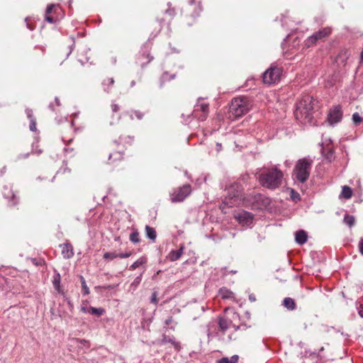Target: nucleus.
<instances>
[{
  "label": "nucleus",
  "instance_id": "nucleus-1",
  "mask_svg": "<svg viewBox=\"0 0 363 363\" xmlns=\"http://www.w3.org/2000/svg\"><path fill=\"white\" fill-rule=\"evenodd\" d=\"M257 179L260 185L270 190L279 189L284 180V173L277 166L264 168L258 174Z\"/></svg>",
  "mask_w": 363,
  "mask_h": 363
},
{
  "label": "nucleus",
  "instance_id": "nucleus-2",
  "mask_svg": "<svg viewBox=\"0 0 363 363\" xmlns=\"http://www.w3.org/2000/svg\"><path fill=\"white\" fill-rule=\"evenodd\" d=\"M313 100L306 95L297 103L294 112L296 118L303 124L311 123L313 119Z\"/></svg>",
  "mask_w": 363,
  "mask_h": 363
},
{
  "label": "nucleus",
  "instance_id": "nucleus-3",
  "mask_svg": "<svg viewBox=\"0 0 363 363\" xmlns=\"http://www.w3.org/2000/svg\"><path fill=\"white\" fill-rule=\"evenodd\" d=\"M313 160L309 157L298 160L292 172L294 179L299 183L306 182L310 175Z\"/></svg>",
  "mask_w": 363,
  "mask_h": 363
},
{
  "label": "nucleus",
  "instance_id": "nucleus-4",
  "mask_svg": "<svg viewBox=\"0 0 363 363\" xmlns=\"http://www.w3.org/2000/svg\"><path fill=\"white\" fill-rule=\"evenodd\" d=\"M250 108V104L246 98H235L230 105L229 113L234 118H239L247 113Z\"/></svg>",
  "mask_w": 363,
  "mask_h": 363
},
{
  "label": "nucleus",
  "instance_id": "nucleus-5",
  "mask_svg": "<svg viewBox=\"0 0 363 363\" xmlns=\"http://www.w3.org/2000/svg\"><path fill=\"white\" fill-rule=\"evenodd\" d=\"M225 190L227 191V197L223 203L229 207L238 204L242 191V186L237 182H234L227 187Z\"/></svg>",
  "mask_w": 363,
  "mask_h": 363
},
{
  "label": "nucleus",
  "instance_id": "nucleus-6",
  "mask_svg": "<svg viewBox=\"0 0 363 363\" xmlns=\"http://www.w3.org/2000/svg\"><path fill=\"white\" fill-rule=\"evenodd\" d=\"M191 192L189 184H184L173 190L170 194V200L172 203L182 202Z\"/></svg>",
  "mask_w": 363,
  "mask_h": 363
},
{
  "label": "nucleus",
  "instance_id": "nucleus-7",
  "mask_svg": "<svg viewBox=\"0 0 363 363\" xmlns=\"http://www.w3.org/2000/svg\"><path fill=\"white\" fill-rule=\"evenodd\" d=\"M281 69L277 67H270L263 74V82L267 84H275L279 82L281 75Z\"/></svg>",
  "mask_w": 363,
  "mask_h": 363
},
{
  "label": "nucleus",
  "instance_id": "nucleus-8",
  "mask_svg": "<svg viewBox=\"0 0 363 363\" xmlns=\"http://www.w3.org/2000/svg\"><path fill=\"white\" fill-rule=\"evenodd\" d=\"M331 33V29L330 28H323L318 31L314 33L313 35L309 36L305 41L306 47H311L317 43L319 40H324Z\"/></svg>",
  "mask_w": 363,
  "mask_h": 363
},
{
  "label": "nucleus",
  "instance_id": "nucleus-9",
  "mask_svg": "<svg viewBox=\"0 0 363 363\" xmlns=\"http://www.w3.org/2000/svg\"><path fill=\"white\" fill-rule=\"evenodd\" d=\"M208 104L199 100L196 103L194 110L193 111V116L198 118L199 121H205L208 114Z\"/></svg>",
  "mask_w": 363,
  "mask_h": 363
},
{
  "label": "nucleus",
  "instance_id": "nucleus-10",
  "mask_svg": "<svg viewBox=\"0 0 363 363\" xmlns=\"http://www.w3.org/2000/svg\"><path fill=\"white\" fill-rule=\"evenodd\" d=\"M342 118V111L340 106H336L330 111L328 119L331 125L340 122Z\"/></svg>",
  "mask_w": 363,
  "mask_h": 363
},
{
  "label": "nucleus",
  "instance_id": "nucleus-11",
  "mask_svg": "<svg viewBox=\"0 0 363 363\" xmlns=\"http://www.w3.org/2000/svg\"><path fill=\"white\" fill-rule=\"evenodd\" d=\"M235 218L242 225H248L252 223L253 215L247 211H242L238 213Z\"/></svg>",
  "mask_w": 363,
  "mask_h": 363
},
{
  "label": "nucleus",
  "instance_id": "nucleus-12",
  "mask_svg": "<svg viewBox=\"0 0 363 363\" xmlns=\"http://www.w3.org/2000/svg\"><path fill=\"white\" fill-rule=\"evenodd\" d=\"M3 194L4 196L8 199L11 206H16L18 203V198L11 188L5 186Z\"/></svg>",
  "mask_w": 363,
  "mask_h": 363
},
{
  "label": "nucleus",
  "instance_id": "nucleus-13",
  "mask_svg": "<svg viewBox=\"0 0 363 363\" xmlns=\"http://www.w3.org/2000/svg\"><path fill=\"white\" fill-rule=\"evenodd\" d=\"M189 9L190 11H191V16L194 18L200 16V14L203 10L201 2H196L195 0H190Z\"/></svg>",
  "mask_w": 363,
  "mask_h": 363
},
{
  "label": "nucleus",
  "instance_id": "nucleus-14",
  "mask_svg": "<svg viewBox=\"0 0 363 363\" xmlns=\"http://www.w3.org/2000/svg\"><path fill=\"white\" fill-rule=\"evenodd\" d=\"M218 325L219 328L223 331H226L231 325L235 329V330H238L240 328V326H236L235 325H233V323L231 320H228L226 318L220 317L218 318Z\"/></svg>",
  "mask_w": 363,
  "mask_h": 363
},
{
  "label": "nucleus",
  "instance_id": "nucleus-15",
  "mask_svg": "<svg viewBox=\"0 0 363 363\" xmlns=\"http://www.w3.org/2000/svg\"><path fill=\"white\" fill-rule=\"evenodd\" d=\"M124 157L123 150H118L111 152L108 155V163L114 164L116 162L121 161Z\"/></svg>",
  "mask_w": 363,
  "mask_h": 363
},
{
  "label": "nucleus",
  "instance_id": "nucleus-16",
  "mask_svg": "<svg viewBox=\"0 0 363 363\" xmlns=\"http://www.w3.org/2000/svg\"><path fill=\"white\" fill-rule=\"evenodd\" d=\"M62 255L64 258L69 259L74 255L73 247L71 244L66 243L61 245Z\"/></svg>",
  "mask_w": 363,
  "mask_h": 363
},
{
  "label": "nucleus",
  "instance_id": "nucleus-17",
  "mask_svg": "<svg viewBox=\"0 0 363 363\" xmlns=\"http://www.w3.org/2000/svg\"><path fill=\"white\" fill-rule=\"evenodd\" d=\"M134 142V137L130 135L120 136L118 140H115L114 143L122 145L123 147L125 145H132Z\"/></svg>",
  "mask_w": 363,
  "mask_h": 363
},
{
  "label": "nucleus",
  "instance_id": "nucleus-18",
  "mask_svg": "<svg viewBox=\"0 0 363 363\" xmlns=\"http://www.w3.org/2000/svg\"><path fill=\"white\" fill-rule=\"evenodd\" d=\"M184 250V246L181 245L179 250L171 251L168 255L169 259L172 262L178 260L182 257Z\"/></svg>",
  "mask_w": 363,
  "mask_h": 363
},
{
  "label": "nucleus",
  "instance_id": "nucleus-19",
  "mask_svg": "<svg viewBox=\"0 0 363 363\" xmlns=\"http://www.w3.org/2000/svg\"><path fill=\"white\" fill-rule=\"evenodd\" d=\"M308 239V235L303 230H300L297 231L295 234V240L296 242L300 245H303L306 242Z\"/></svg>",
  "mask_w": 363,
  "mask_h": 363
},
{
  "label": "nucleus",
  "instance_id": "nucleus-20",
  "mask_svg": "<svg viewBox=\"0 0 363 363\" xmlns=\"http://www.w3.org/2000/svg\"><path fill=\"white\" fill-rule=\"evenodd\" d=\"M282 305L289 311H294L296 308L295 301L290 297L285 298L283 300Z\"/></svg>",
  "mask_w": 363,
  "mask_h": 363
},
{
  "label": "nucleus",
  "instance_id": "nucleus-21",
  "mask_svg": "<svg viewBox=\"0 0 363 363\" xmlns=\"http://www.w3.org/2000/svg\"><path fill=\"white\" fill-rule=\"evenodd\" d=\"M168 342L171 343L174 347L175 349H177L178 350L180 349L179 343L174 340V337L173 336L169 337L166 335H163L162 339V343L165 344V343H168Z\"/></svg>",
  "mask_w": 363,
  "mask_h": 363
},
{
  "label": "nucleus",
  "instance_id": "nucleus-22",
  "mask_svg": "<svg viewBox=\"0 0 363 363\" xmlns=\"http://www.w3.org/2000/svg\"><path fill=\"white\" fill-rule=\"evenodd\" d=\"M126 114L129 116L131 120L134 119V116L138 120H142L145 116V113L139 110H130L126 112Z\"/></svg>",
  "mask_w": 363,
  "mask_h": 363
},
{
  "label": "nucleus",
  "instance_id": "nucleus-23",
  "mask_svg": "<svg viewBox=\"0 0 363 363\" xmlns=\"http://www.w3.org/2000/svg\"><path fill=\"white\" fill-rule=\"evenodd\" d=\"M56 7V5L55 4H49L48 6H47V9H46V11H45V19L46 21L50 23H53L55 22V20L49 16L50 13H51L52 12V10Z\"/></svg>",
  "mask_w": 363,
  "mask_h": 363
},
{
  "label": "nucleus",
  "instance_id": "nucleus-24",
  "mask_svg": "<svg viewBox=\"0 0 363 363\" xmlns=\"http://www.w3.org/2000/svg\"><path fill=\"white\" fill-rule=\"evenodd\" d=\"M146 236L150 238L152 241L155 242L157 238V233L155 230L150 225L145 226Z\"/></svg>",
  "mask_w": 363,
  "mask_h": 363
},
{
  "label": "nucleus",
  "instance_id": "nucleus-25",
  "mask_svg": "<svg viewBox=\"0 0 363 363\" xmlns=\"http://www.w3.org/2000/svg\"><path fill=\"white\" fill-rule=\"evenodd\" d=\"M114 84V79L112 77L106 78L105 79L103 82L102 85L104 86V89L106 92H109L111 87Z\"/></svg>",
  "mask_w": 363,
  "mask_h": 363
},
{
  "label": "nucleus",
  "instance_id": "nucleus-26",
  "mask_svg": "<svg viewBox=\"0 0 363 363\" xmlns=\"http://www.w3.org/2000/svg\"><path fill=\"white\" fill-rule=\"evenodd\" d=\"M340 196L345 199H350L352 196V189L347 186H343Z\"/></svg>",
  "mask_w": 363,
  "mask_h": 363
},
{
  "label": "nucleus",
  "instance_id": "nucleus-27",
  "mask_svg": "<svg viewBox=\"0 0 363 363\" xmlns=\"http://www.w3.org/2000/svg\"><path fill=\"white\" fill-rule=\"evenodd\" d=\"M89 313L92 315H96L97 316H101L104 314L105 310L103 308H94L92 306L89 307L88 308Z\"/></svg>",
  "mask_w": 363,
  "mask_h": 363
},
{
  "label": "nucleus",
  "instance_id": "nucleus-28",
  "mask_svg": "<svg viewBox=\"0 0 363 363\" xmlns=\"http://www.w3.org/2000/svg\"><path fill=\"white\" fill-rule=\"evenodd\" d=\"M343 222L350 228L352 227L355 223V218L353 216L345 214L344 216Z\"/></svg>",
  "mask_w": 363,
  "mask_h": 363
},
{
  "label": "nucleus",
  "instance_id": "nucleus-29",
  "mask_svg": "<svg viewBox=\"0 0 363 363\" xmlns=\"http://www.w3.org/2000/svg\"><path fill=\"white\" fill-rule=\"evenodd\" d=\"M60 274L59 273H55L53 276L52 284L55 289L57 290L58 291H60Z\"/></svg>",
  "mask_w": 363,
  "mask_h": 363
},
{
  "label": "nucleus",
  "instance_id": "nucleus-30",
  "mask_svg": "<svg viewBox=\"0 0 363 363\" xmlns=\"http://www.w3.org/2000/svg\"><path fill=\"white\" fill-rule=\"evenodd\" d=\"M146 262V259L141 257L136 260L130 267V270H135L136 268L139 267L140 265L145 264Z\"/></svg>",
  "mask_w": 363,
  "mask_h": 363
},
{
  "label": "nucleus",
  "instance_id": "nucleus-31",
  "mask_svg": "<svg viewBox=\"0 0 363 363\" xmlns=\"http://www.w3.org/2000/svg\"><path fill=\"white\" fill-rule=\"evenodd\" d=\"M118 257V253L116 252H105L104 255V259H105L113 260Z\"/></svg>",
  "mask_w": 363,
  "mask_h": 363
},
{
  "label": "nucleus",
  "instance_id": "nucleus-32",
  "mask_svg": "<svg viewBox=\"0 0 363 363\" xmlns=\"http://www.w3.org/2000/svg\"><path fill=\"white\" fill-rule=\"evenodd\" d=\"M79 279H80L81 284H82V289H83V294L84 295H88L89 294V287L87 286V285L86 284L85 279L82 276H80Z\"/></svg>",
  "mask_w": 363,
  "mask_h": 363
},
{
  "label": "nucleus",
  "instance_id": "nucleus-33",
  "mask_svg": "<svg viewBox=\"0 0 363 363\" xmlns=\"http://www.w3.org/2000/svg\"><path fill=\"white\" fill-rule=\"evenodd\" d=\"M73 340L77 343L81 344V347H86L89 348L90 347V343L88 340L84 339H79V338H74Z\"/></svg>",
  "mask_w": 363,
  "mask_h": 363
},
{
  "label": "nucleus",
  "instance_id": "nucleus-34",
  "mask_svg": "<svg viewBox=\"0 0 363 363\" xmlns=\"http://www.w3.org/2000/svg\"><path fill=\"white\" fill-rule=\"evenodd\" d=\"M130 240L133 242V243H138L140 242V235H139V233L135 231V232H133L130 235Z\"/></svg>",
  "mask_w": 363,
  "mask_h": 363
},
{
  "label": "nucleus",
  "instance_id": "nucleus-35",
  "mask_svg": "<svg viewBox=\"0 0 363 363\" xmlns=\"http://www.w3.org/2000/svg\"><path fill=\"white\" fill-rule=\"evenodd\" d=\"M175 74H169L167 72H164L161 77V81L162 83L174 79Z\"/></svg>",
  "mask_w": 363,
  "mask_h": 363
},
{
  "label": "nucleus",
  "instance_id": "nucleus-36",
  "mask_svg": "<svg viewBox=\"0 0 363 363\" xmlns=\"http://www.w3.org/2000/svg\"><path fill=\"white\" fill-rule=\"evenodd\" d=\"M352 121L356 125H359L362 121V118L358 113H354L352 115Z\"/></svg>",
  "mask_w": 363,
  "mask_h": 363
},
{
  "label": "nucleus",
  "instance_id": "nucleus-37",
  "mask_svg": "<svg viewBox=\"0 0 363 363\" xmlns=\"http://www.w3.org/2000/svg\"><path fill=\"white\" fill-rule=\"evenodd\" d=\"M219 294L223 298H228L230 297L231 292L225 289H221L219 291Z\"/></svg>",
  "mask_w": 363,
  "mask_h": 363
},
{
  "label": "nucleus",
  "instance_id": "nucleus-38",
  "mask_svg": "<svg viewBox=\"0 0 363 363\" xmlns=\"http://www.w3.org/2000/svg\"><path fill=\"white\" fill-rule=\"evenodd\" d=\"M323 155H324L325 157L329 161H331L333 156V151L330 149L327 151V152H325V150H323Z\"/></svg>",
  "mask_w": 363,
  "mask_h": 363
},
{
  "label": "nucleus",
  "instance_id": "nucleus-39",
  "mask_svg": "<svg viewBox=\"0 0 363 363\" xmlns=\"http://www.w3.org/2000/svg\"><path fill=\"white\" fill-rule=\"evenodd\" d=\"M120 106L115 102H112L111 104V109L113 113H118L120 111Z\"/></svg>",
  "mask_w": 363,
  "mask_h": 363
},
{
  "label": "nucleus",
  "instance_id": "nucleus-40",
  "mask_svg": "<svg viewBox=\"0 0 363 363\" xmlns=\"http://www.w3.org/2000/svg\"><path fill=\"white\" fill-rule=\"evenodd\" d=\"M26 113L30 121L35 119L33 114V111L30 108L26 109Z\"/></svg>",
  "mask_w": 363,
  "mask_h": 363
},
{
  "label": "nucleus",
  "instance_id": "nucleus-41",
  "mask_svg": "<svg viewBox=\"0 0 363 363\" xmlns=\"http://www.w3.org/2000/svg\"><path fill=\"white\" fill-rule=\"evenodd\" d=\"M151 303L157 305L158 303L157 299V293L156 291L153 292L151 297Z\"/></svg>",
  "mask_w": 363,
  "mask_h": 363
},
{
  "label": "nucleus",
  "instance_id": "nucleus-42",
  "mask_svg": "<svg viewBox=\"0 0 363 363\" xmlns=\"http://www.w3.org/2000/svg\"><path fill=\"white\" fill-rule=\"evenodd\" d=\"M29 128L31 131L34 132L36 130V122L35 119L30 121Z\"/></svg>",
  "mask_w": 363,
  "mask_h": 363
},
{
  "label": "nucleus",
  "instance_id": "nucleus-43",
  "mask_svg": "<svg viewBox=\"0 0 363 363\" xmlns=\"http://www.w3.org/2000/svg\"><path fill=\"white\" fill-rule=\"evenodd\" d=\"M165 12H166V13L169 15L172 18H173L176 14V11H175L174 9L169 8V9H167Z\"/></svg>",
  "mask_w": 363,
  "mask_h": 363
},
{
  "label": "nucleus",
  "instance_id": "nucleus-44",
  "mask_svg": "<svg viewBox=\"0 0 363 363\" xmlns=\"http://www.w3.org/2000/svg\"><path fill=\"white\" fill-rule=\"evenodd\" d=\"M132 255L131 252H128L125 253H118L119 258H127L129 257Z\"/></svg>",
  "mask_w": 363,
  "mask_h": 363
},
{
  "label": "nucleus",
  "instance_id": "nucleus-45",
  "mask_svg": "<svg viewBox=\"0 0 363 363\" xmlns=\"http://www.w3.org/2000/svg\"><path fill=\"white\" fill-rule=\"evenodd\" d=\"M143 48H144L145 50H146L144 52V53H143V55H146L147 57L148 58L150 55H149V53H147V54H146L145 52H147V51H148V50L150 49V44H149V43H145V44L143 45Z\"/></svg>",
  "mask_w": 363,
  "mask_h": 363
},
{
  "label": "nucleus",
  "instance_id": "nucleus-46",
  "mask_svg": "<svg viewBox=\"0 0 363 363\" xmlns=\"http://www.w3.org/2000/svg\"><path fill=\"white\" fill-rule=\"evenodd\" d=\"M291 197L294 200L298 199L300 200V196L298 193L295 192L294 190L291 191Z\"/></svg>",
  "mask_w": 363,
  "mask_h": 363
},
{
  "label": "nucleus",
  "instance_id": "nucleus-47",
  "mask_svg": "<svg viewBox=\"0 0 363 363\" xmlns=\"http://www.w3.org/2000/svg\"><path fill=\"white\" fill-rule=\"evenodd\" d=\"M29 156V153L26 154H20L17 156V160H22V159H26Z\"/></svg>",
  "mask_w": 363,
  "mask_h": 363
},
{
  "label": "nucleus",
  "instance_id": "nucleus-48",
  "mask_svg": "<svg viewBox=\"0 0 363 363\" xmlns=\"http://www.w3.org/2000/svg\"><path fill=\"white\" fill-rule=\"evenodd\" d=\"M359 249L361 255H363V238H361L359 242Z\"/></svg>",
  "mask_w": 363,
  "mask_h": 363
},
{
  "label": "nucleus",
  "instance_id": "nucleus-49",
  "mask_svg": "<svg viewBox=\"0 0 363 363\" xmlns=\"http://www.w3.org/2000/svg\"><path fill=\"white\" fill-rule=\"evenodd\" d=\"M172 323H173V318H172V316L168 317V318L165 320V321H164V323H165V325H171Z\"/></svg>",
  "mask_w": 363,
  "mask_h": 363
},
{
  "label": "nucleus",
  "instance_id": "nucleus-50",
  "mask_svg": "<svg viewBox=\"0 0 363 363\" xmlns=\"http://www.w3.org/2000/svg\"><path fill=\"white\" fill-rule=\"evenodd\" d=\"M218 363H230L227 357H223L218 361Z\"/></svg>",
  "mask_w": 363,
  "mask_h": 363
},
{
  "label": "nucleus",
  "instance_id": "nucleus-51",
  "mask_svg": "<svg viewBox=\"0 0 363 363\" xmlns=\"http://www.w3.org/2000/svg\"><path fill=\"white\" fill-rule=\"evenodd\" d=\"M238 359V355H233L232 357H231V362H236Z\"/></svg>",
  "mask_w": 363,
  "mask_h": 363
},
{
  "label": "nucleus",
  "instance_id": "nucleus-52",
  "mask_svg": "<svg viewBox=\"0 0 363 363\" xmlns=\"http://www.w3.org/2000/svg\"><path fill=\"white\" fill-rule=\"evenodd\" d=\"M88 308L89 307L82 306L81 311L84 313H89Z\"/></svg>",
  "mask_w": 363,
  "mask_h": 363
},
{
  "label": "nucleus",
  "instance_id": "nucleus-53",
  "mask_svg": "<svg viewBox=\"0 0 363 363\" xmlns=\"http://www.w3.org/2000/svg\"><path fill=\"white\" fill-rule=\"evenodd\" d=\"M249 300L251 301V302H254L255 301L256 298H255V296L253 295V294H250L249 296Z\"/></svg>",
  "mask_w": 363,
  "mask_h": 363
},
{
  "label": "nucleus",
  "instance_id": "nucleus-54",
  "mask_svg": "<svg viewBox=\"0 0 363 363\" xmlns=\"http://www.w3.org/2000/svg\"><path fill=\"white\" fill-rule=\"evenodd\" d=\"M140 282V277H137V278L135 279V281H134L133 284H134L138 285Z\"/></svg>",
  "mask_w": 363,
  "mask_h": 363
},
{
  "label": "nucleus",
  "instance_id": "nucleus-55",
  "mask_svg": "<svg viewBox=\"0 0 363 363\" xmlns=\"http://www.w3.org/2000/svg\"><path fill=\"white\" fill-rule=\"evenodd\" d=\"M55 100L57 106H59L60 105V102L59 99L56 97Z\"/></svg>",
  "mask_w": 363,
  "mask_h": 363
},
{
  "label": "nucleus",
  "instance_id": "nucleus-56",
  "mask_svg": "<svg viewBox=\"0 0 363 363\" xmlns=\"http://www.w3.org/2000/svg\"><path fill=\"white\" fill-rule=\"evenodd\" d=\"M360 62H363V50H362V51L360 53Z\"/></svg>",
  "mask_w": 363,
  "mask_h": 363
},
{
  "label": "nucleus",
  "instance_id": "nucleus-57",
  "mask_svg": "<svg viewBox=\"0 0 363 363\" xmlns=\"http://www.w3.org/2000/svg\"><path fill=\"white\" fill-rule=\"evenodd\" d=\"M359 314L361 317L363 318V307L362 308V309L359 311Z\"/></svg>",
  "mask_w": 363,
  "mask_h": 363
},
{
  "label": "nucleus",
  "instance_id": "nucleus-58",
  "mask_svg": "<svg viewBox=\"0 0 363 363\" xmlns=\"http://www.w3.org/2000/svg\"><path fill=\"white\" fill-rule=\"evenodd\" d=\"M174 325H176V323H175ZM169 329H171V330H174V329H175V325H171V326L169 327Z\"/></svg>",
  "mask_w": 363,
  "mask_h": 363
},
{
  "label": "nucleus",
  "instance_id": "nucleus-59",
  "mask_svg": "<svg viewBox=\"0 0 363 363\" xmlns=\"http://www.w3.org/2000/svg\"><path fill=\"white\" fill-rule=\"evenodd\" d=\"M135 84V81H132L131 83H130V86L133 87L134 86Z\"/></svg>",
  "mask_w": 363,
  "mask_h": 363
},
{
  "label": "nucleus",
  "instance_id": "nucleus-60",
  "mask_svg": "<svg viewBox=\"0 0 363 363\" xmlns=\"http://www.w3.org/2000/svg\"><path fill=\"white\" fill-rule=\"evenodd\" d=\"M65 170H67V172H71V169H68V168H65Z\"/></svg>",
  "mask_w": 363,
  "mask_h": 363
},
{
  "label": "nucleus",
  "instance_id": "nucleus-61",
  "mask_svg": "<svg viewBox=\"0 0 363 363\" xmlns=\"http://www.w3.org/2000/svg\"><path fill=\"white\" fill-rule=\"evenodd\" d=\"M152 60V57H151L148 60L147 62H150Z\"/></svg>",
  "mask_w": 363,
  "mask_h": 363
},
{
  "label": "nucleus",
  "instance_id": "nucleus-62",
  "mask_svg": "<svg viewBox=\"0 0 363 363\" xmlns=\"http://www.w3.org/2000/svg\"><path fill=\"white\" fill-rule=\"evenodd\" d=\"M234 315H235V316H236V317H238V314H237V313H234Z\"/></svg>",
  "mask_w": 363,
  "mask_h": 363
},
{
  "label": "nucleus",
  "instance_id": "nucleus-63",
  "mask_svg": "<svg viewBox=\"0 0 363 363\" xmlns=\"http://www.w3.org/2000/svg\"><path fill=\"white\" fill-rule=\"evenodd\" d=\"M231 273H236V271L232 270Z\"/></svg>",
  "mask_w": 363,
  "mask_h": 363
},
{
  "label": "nucleus",
  "instance_id": "nucleus-64",
  "mask_svg": "<svg viewBox=\"0 0 363 363\" xmlns=\"http://www.w3.org/2000/svg\"><path fill=\"white\" fill-rule=\"evenodd\" d=\"M324 350V348L322 347L320 350V351H323Z\"/></svg>",
  "mask_w": 363,
  "mask_h": 363
}]
</instances>
